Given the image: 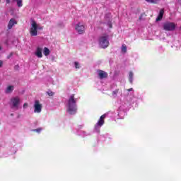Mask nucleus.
<instances>
[{"label":"nucleus","mask_w":181,"mask_h":181,"mask_svg":"<svg viewBox=\"0 0 181 181\" xmlns=\"http://www.w3.org/2000/svg\"><path fill=\"white\" fill-rule=\"evenodd\" d=\"M66 112L70 115H74L77 112V98L74 94L71 95L66 103Z\"/></svg>","instance_id":"1"},{"label":"nucleus","mask_w":181,"mask_h":181,"mask_svg":"<svg viewBox=\"0 0 181 181\" xmlns=\"http://www.w3.org/2000/svg\"><path fill=\"white\" fill-rule=\"evenodd\" d=\"M98 44L102 49H107L110 46V41L108 40V35H103L98 38Z\"/></svg>","instance_id":"2"},{"label":"nucleus","mask_w":181,"mask_h":181,"mask_svg":"<svg viewBox=\"0 0 181 181\" xmlns=\"http://www.w3.org/2000/svg\"><path fill=\"white\" fill-rule=\"evenodd\" d=\"M37 29L39 30H42V29H43V27H41L40 25H37V23H36V21H33L31 23V28L30 30V33L31 36H37Z\"/></svg>","instance_id":"3"},{"label":"nucleus","mask_w":181,"mask_h":181,"mask_svg":"<svg viewBox=\"0 0 181 181\" xmlns=\"http://www.w3.org/2000/svg\"><path fill=\"white\" fill-rule=\"evenodd\" d=\"M21 105V98L19 96L13 97L10 100V105L14 110H19Z\"/></svg>","instance_id":"4"},{"label":"nucleus","mask_w":181,"mask_h":181,"mask_svg":"<svg viewBox=\"0 0 181 181\" xmlns=\"http://www.w3.org/2000/svg\"><path fill=\"white\" fill-rule=\"evenodd\" d=\"M163 29L167 32H173L176 29V24L173 22L167 21L163 24Z\"/></svg>","instance_id":"5"},{"label":"nucleus","mask_w":181,"mask_h":181,"mask_svg":"<svg viewBox=\"0 0 181 181\" xmlns=\"http://www.w3.org/2000/svg\"><path fill=\"white\" fill-rule=\"evenodd\" d=\"M75 30L79 35H83V33H84V30H86V27L83 23H77L75 25Z\"/></svg>","instance_id":"6"},{"label":"nucleus","mask_w":181,"mask_h":181,"mask_svg":"<svg viewBox=\"0 0 181 181\" xmlns=\"http://www.w3.org/2000/svg\"><path fill=\"white\" fill-rule=\"evenodd\" d=\"M105 117H107V114H104L103 115H102L100 117V119L98 120V122L96 123V124L95 125V129L98 132V131H100V127L102 125H104V119L105 118Z\"/></svg>","instance_id":"7"},{"label":"nucleus","mask_w":181,"mask_h":181,"mask_svg":"<svg viewBox=\"0 0 181 181\" xmlns=\"http://www.w3.org/2000/svg\"><path fill=\"white\" fill-rule=\"evenodd\" d=\"M34 112L35 114H40L42 112V104L39 100H35L34 103Z\"/></svg>","instance_id":"8"},{"label":"nucleus","mask_w":181,"mask_h":181,"mask_svg":"<svg viewBox=\"0 0 181 181\" xmlns=\"http://www.w3.org/2000/svg\"><path fill=\"white\" fill-rule=\"evenodd\" d=\"M98 76L100 78V80H103V78H107L108 77V74L102 70L98 71Z\"/></svg>","instance_id":"9"},{"label":"nucleus","mask_w":181,"mask_h":181,"mask_svg":"<svg viewBox=\"0 0 181 181\" xmlns=\"http://www.w3.org/2000/svg\"><path fill=\"white\" fill-rule=\"evenodd\" d=\"M15 90V86L13 85L8 86L5 89L6 94H11L13 91Z\"/></svg>","instance_id":"10"},{"label":"nucleus","mask_w":181,"mask_h":181,"mask_svg":"<svg viewBox=\"0 0 181 181\" xmlns=\"http://www.w3.org/2000/svg\"><path fill=\"white\" fill-rule=\"evenodd\" d=\"M42 47H37L35 51V56H37V57H38L39 59H42V57H43V55L42 54Z\"/></svg>","instance_id":"11"},{"label":"nucleus","mask_w":181,"mask_h":181,"mask_svg":"<svg viewBox=\"0 0 181 181\" xmlns=\"http://www.w3.org/2000/svg\"><path fill=\"white\" fill-rule=\"evenodd\" d=\"M18 23L16 22V20L15 18H11L8 24V29H12L13 28L14 25H16Z\"/></svg>","instance_id":"12"},{"label":"nucleus","mask_w":181,"mask_h":181,"mask_svg":"<svg viewBox=\"0 0 181 181\" xmlns=\"http://www.w3.org/2000/svg\"><path fill=\"white\" fill-rule=\"evenodd\" d=\"M163 13H165V11L163 9L160 10L159 14L156 19V22H159V21H162V18H163Z\"/></svg>","instance_id":"13"},{"label":"nucleus","mask_w":181,"mask_h":181,"mask_svg":"<svg viewBox=\"0 0 181 181\" xmlns=\"http://www.w3.org/2000/svg\"><path fill=\"white\" fill-rule=\"evenodd\" d=\"M129 83H131V84H132V83L134 81V73L132 71H130L129 73Z\"/></svg>","instance_id":"14"},{"label":"nucleus","mask_w":181,"mask_h":181,"mask_svg":"<svg viewBox=\"0 0 181 181\" xmlns=\"http://www.w3.org/2000/svg\"><path fill=\"white\" fill-rule=\"evenodd\" d=\"M14 2H16L17 4V6H18V8H22V6H23V4H22L23 0H13Z\"/></svg>","instance_id":"15"},{"label":"nucleus","mask_w":181,"mask_h":181,"mask_svg":"<svg viewBox=\"0 0 181 181\" xmlns=\"http://www.w3.org/2000/svg\"><path fill=\"white\" fill-rule=\"evenodd\" d=\"M43 53L45 56H49V54H50V49H49V48L45 47H44Z\"/></svg>","instance_id":"16"},{"label":"nucleus","mask_w":181,"mask_h":181,"mask_svg":"<svg viewBox=\"0 0 181 181\" xmlns=\"http://www.w3.org/2000/svg\"><path fill=\"white\" fill-rule=\"evenodd\" d=\"M118 91H119V89H115L112 92V97H114V98H115L118 95Z\"/></svg>","instance_id":"17"},{"label":"nucleus","mask_w":181,"mask_h":181,"mask_svg":"<svg viewBox=\"0 0 181 181\" xmlns=\"http://www.w3.org/2000/svg\"><path fill=\"white\" fill-rule=\"evenodd\" d=\"M146 2H150L151 4H158L160 0H146Z\"/></svg>","instance_id":"18"},{"label":"nucleus","mask_w":181,"mask_h":181,"mask_svg":"<svg viewBox=\"0 0 181 181\" xmlns=\"http://www.w3.org/2000/svg\"><path fill=\"white\" fill-rule=\"evenodd\" d=\"M122 53H127V45H122Z\"/></svg>","instance_id":"19"},{"label":"nucleus","mask_w":181,"mask_h":181,"mask_svg":"<svg viewBox=\"0 0 181 181\" xmlns=\"http://www.w3.org/2000/svg\"><path fill=\"white\" fill-rule=\"evenodd\" d=\"M47 95L49 96V97H53V95H54V93H53L52 91L51 90H48L47 92Z\"/></svg>","instance_id":"20"},{"label":"nucleus","mask_w":181,"mask_h":181,"mask_svg":"<svg viewBox=\"0 0 181 181\" xmlns=\"http://www.w3.org/2000/svg\"><path fill=\"white\" fill-rule=\"evenodd\" d=\"M78 135H80L81 136H86V132L80 131L78 132Z\"/></svg>","instance_id":"21"},{"label":"nucleus","mask_w":181,"mask_h":181,"mask_svg":"<svg viewBox=\"0 0 181 181\" xmlns=\"http://www.w3.org/2000/svg\"><path fill=\"white\" fill-rule=\"evenodd\" d=\"M74 66H75V69H80V64L77 62H74Z\"/></svg>","instance_id":"22"},{"label":"nucleus","mask_w":181,"mask_h":181,"mask_svg":"<svg viewBox=\"0 0 181 181\" xmlns=\"http://www.w3.org/2000/svg\"><path fill=\"white\" fill-rule=\"evenodd\" d=\"M28 103H24L23 105V110H26V108H28Z\"/></svg>","instance_id":"23"},{"label":"nucleus","mask_w":181,"mask_h":181,"mask_svg":"<svg viewBox=\"0 0 181 181\" xmlns=\"http://www.w3.org/2000/svg\"><path fill=\"white\" fill-rule=\"evenodd\" d=\"M33 131H35V132H40L42 131V128H38V129H34Z\"/></svg>","instance_id":"24"},{"label":"nucleus","mask_w":181,"mask_h":181,"mask_svg":"<svg viewBox=\"0 0 181 181\" xmlns=\"http://www.w3.org/2000/svg\"><path fill=\"white\" fill-rule=\"evenodd\" d=\"M3 64H4V62L1 60H0V68L2 67Z\"/></svg>","instance_id":"25"},{"label":"nucleus","mask_w":181,"mask_h":181,"mask_svg":"<svg viewBox=\"0 0 181 181\" xmlns=\"http://www.w3.org/2000/svg\"><path fill=\"white\" fill-rule=\"evenodd\" d=\"M127 91L129 92L134 91V88H131L129 89H127Z\"/></svg>","instance_id":"26"},{"label":"nucleus","mask_w":181,"mask_h":181,"mask_svg":"<svg viewBox=\"0 0 181 181\" xmlns=\"http://www.w3.org/2000/svg\"><path fill=\"white\" fill-rule=\"evenodd\" d=\"M109 28H112V24L111 23H109Z\"/></svg>","instance_id":"27"},{"label":"nucleus","mask_w":181,"mask_h":181,"mask_svg":"<svg viewBox=\"0 0 181 181\" xmlns=\"http://www.w3.org/2000/svg\"><path fill=\"white\" fill-rule=\"evenodd\" d=\"M6 4H10L11 0H6Z\"/></svg>","instance_id":"28"},{"label":"nucleus","mask_w":181,"mask_h":181,"mask_svg":"<svg viewBox=\"0 0 181 181\" xmlns=\"http://www.w3.org/2000/svg\"><path fill=\"white\" fill-rule=\"evenodd\" d=\"M1 49H2V48H1V46H0V50H1Z\"/></svg>","instance_id":"29"}]
</instances>
